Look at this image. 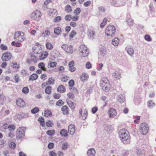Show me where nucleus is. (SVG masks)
I'll return each instance as SVG.
<instances>
[{
    "instance_id": "1",
    "label": "nucleus",
    "mask_w": 156,
    "mask_h": 156,
    "mask_svg": "<svg viewBox=\"0 0 156 156\" xmlns=\"http://www.w3.org/2000/svg\"><path fill=\"white\" fill-rule=\"evenodd\" d=\"M100 84L102 89L105 91H108L110 87L108 79L106 78L101 79L100 81Z\"/></svg>"
},
{
    "instance_id": "2",
    "label": "nucleus",
    "mask_w": 156,
    "mask_h": 156,
    "mask_svg": "<svg viewBox=\"0 0 156 156\" xmlns=\"http://www.w3.org/2000/svg\"><path fill=\"white\" fill-rule=\"evenodd\" d=\"M115 33V28L112 25H109L108 26L105 30V35L108 37H112L113 36Z\"/></svg>"
},
{
    "instance_id": "3",
    "label": "nucleus",
    "mask_w": 156,
    "mask_h": 156,
    "mask_svg": "<svg viewBox=\"0 0 156 156\" xmlns=\"http://www.w3.org/2000/svg\"><path fill=\"white\" fill-rule=\"evenodd\" d=\"M119 134L120 139L123 141L127 140L129 138V133L125 129L120 130L119 132Z\"/></svg>"
},
{
    "instance_id": "4",
    "label": "nucleus",
    "mask_w": 156,
    "mask_h": 156,
    "mask_svg": "<svg viewBox=\"0 0 156 156\" xmlns=\"http://www.w3.org/2000/svg\"><path fill=\"white\" fill-rule=\"evenodd\" d=\"M79 53L81 56L85 57L88 55L89 54L88 49L84 45H80L79 49Z\"/></svg>"
},
{
    "instance_id": "5",
    "label": "nucleus",
    "mask_w": 156,
    "mask_h": 156,
    "mask_svg": "<svg viewBox=\"0 0 156 156\" xmlns=\"http://www.w3.org/2000/svg\"><path fill=\"white\" fill-rule=\"evenodd\" d=\"M24 35V33L22 32H17L14 34V38L17 41L22 42L25 39Z\"/></svg>"
},
{
    "instance_id": "6",
    "label": "nucleus",
    "mask_w": 156,
    "mask_h": 156,
    "mask_svg": "<svg viewBox=\"0 0 156 156\" xmlns=\"http://www.w3.org/2000/svg\"><path fill=\"white\" fill-rule=\"evenodd\" d=\"M149 126L146 122H143L141 123L139 126V130L140 133L143 135H146L148 131Z\"/></svg>"
},
{
    "instance_id": "7",
    "label": "nucleus",
    "mask_w": 156,
    "mask_h": 156,
    "mask_svg": "<svg viewBox=\"0 0 156 156\" xmlns=\"http://www.w3.org/2000/svg\"><path fill=\"white\" fill-rule=\"evenodd\" d=\"M26 129L24 127H20L17 129L16 137L17 139H21L24 136V134Z\"/></svg>"
},
{
    "instance_id": "8",
    "label": "nucleus",
    "mask_w": 156,
    "mask_h": 156,
    "mask_svg": "<svg viewBox=\"0 0 156 156\" xmlns=\"http://www.w3.org/2000/svg\"><path fill=\"white\" fill-rule=\"evenodd\" d=\"M41 13L38 10L33 12L31 14V17L37 21H39L41 16Z\"/></svg>"
},
{
    "instance_id": "9",
    "label": "nucleus",
    "mask_w": 156,
    "mask_h": 156,
    "mask_svg": "<svg viewBox=\"0 0 156 156\" xmlns=\"http://www.w3.org/2000/svg\"><path fill=\"white\" fill-rule=\"evenodd\" d=\"M12 55L9 52H6L2 54V59L3 61H8L11 59Z\"/></svg>"
},
{
    "instance_id": "10",
    "label": "nucleus",
    "mask_w": 156,
    "mask_h": 156,
    "mask_svg": "<svg viewBox=\"0 0 156 156\" xmlns=\"http://www.w3.org/2000/svg\"><path fill=\"white\" fill-rule=\"evenodd\" d=\"M108 114L110 118H113L116 115L117 112L115 109L111 108L109 110Z\"/></svg>"
},
{
    "instance_id": "11",
    "label": "nucleus",
    "mask_w": 156,
    "mask_h": 156,
    "mask_svg": "<svg viewBox=\"0 0 156 156\" xmlns=\"http://www.w3.org/2000/svg\"><path fill=\"white\" fill-rule=\"evenodd\" d=\"M17 105L20 107H23L25 106V101L21 98H19L16 101Z\"/></svg>"
},
{
    "instance_id": "12",
    "label": "nucleus",
    "mask_w": 156,
    "mask_h": 156,
    "mask_svg": "<svg viewBox=\"0 0 156 156\" xmlns=\"http://www.w3.org/2000/svg\"><path fill=\"white\" fill-rule=\"evenodd\" d=\"M58 144L61 147L62 149L64 150H66L69 145L68 143L65 141L60 142Z\"/></svg>"
},
{
    "instance_id": "13",
    "label": "nucleus",
    "mask_w": 156,
    "mask_h": 156,
    "mask_svg": "<svg viewBox=\"0 0 156 156\" xmlns=\"http://www.w3.org/2000/svg\"><path fill=\"white\" fill-rule=\"evenodd\" d=\"M48 14L51 17L57 15V10L55 9H50L48 12Z\"/></svg>"
},
{
    "instance_id": "14",
    "label": "nucleus",
    "mask_w": 156,
    "mask_h": 156,
    "mask_svg": "<svg viewBox=\"0 0 156 156\" xmlns=\"http://www.w3.org/2000/svg\"><path fill=\"white\" fill-rule=\"evenodd\" d=\"M68 131L70 135H73L75 132L74 126L73 125H69L68 128Z\"/></svg>"
},
{
    "instance_id": "15",
    "label": "nucleus",
    "mask_w": 156,
    "mask_h": 156,
    "mask_svg": "<svg viewBox=\"0 0 156 156\" xmlns=\"http://www.w3.org/2000/svg\"><path fill=\"white\" fill-rule=\"evenodd\" d=\"M89 78L88 75L86 73H84L80 76L81 80L83 82L87 80Z\"/></svg>"
},
{
    "instance_id": "16",
    "label": "nucleus",
    "mask_w": 156,
    "mask_h": 156,
    "mask_svg": "<svg viewBox=\"0 0 156 156\" xmlns=\"http://www.w3.org/2000/svg\"><path fill=\"white\" fill-rule=\"evenodd\" d=\"M118 101L120 103H122L125 101V97L124 95L119 94L118 96Z\"/></svg>"
},
{
    "instance_id": "17",
    "label": "nucleus",
    "mask_w": 156,
    "mask_h": 156,
    "mask_svg": "<svg viewBox=\"0 0 156 156\" xmlns=\"http://www.w3.org/2000/svg\"><path fill=\"white\" fill-rule=\"evenodd\" d=\"M112 76L117 79H119L121 77L120 73L117 71L113 73Z\"/></svg>"
},
{
    "instance_id": "18",
    "label": "nucleus",
    "mask_w": 156,
    "mask_h": 156,
    "mask_svg": "<svg viewBox=\"0 0 156 156\" xmlns=\"http://www.w3.org/2000/svg\"><path fill=\"white\" fill-rule=\"evenodd\" d=\"M87 154L88 156H94L95 151L94 149H91L88 151Z\"/></svg>"
},
{
    "instance_id": "19",
    "label": "nucleus",
    "mask_w": 156,
    "mask_h": 156,
    "mask_svg": "<svg viewBox=\"0 0 156 156\" xmlns=\"http://www.w3.org/2000/svg\"><path fill=\"white\" fill-rule=\"evenodd\" d=\"M48 54L46 52H44L41 54L39 56V58L40 60H43L47 58Z\"/></svg>"
},
{
    "instance_id": "20",
    "label": "nucleus",
    "mask_w": 156,
    "mask_h": 156,
    "mask_svg": "<svg viewBox=\"0 0 156 156\" xmlns=\"http://www.w3.org/2000/svg\"><path fill=\"white\" fill-rule=\"evenodd\" d=\"M119 41L118 38L115 37L112 40V44L114 46H117L119 44Z\"/></svg>"
},
{
    "instance_id": "21",
    "label": "nucleus",
    "mask_w": 156,
    "mask_h": 156,
    "mask_svg": "<svg viewBox=\"0 0 156 156\" xmlns=\"http://www.w3.org/2000/svg\"><path fill=\"white\" fill-rule=\"evenodd\" d=\"M57 91L59 92H63L66 91L65 87L62 85H60L57 89Z\"/></svg>"
},
{
    "instance_id": "22",
    "label": "nucleus",
    "mask_w": 156,
    "mask_h": 156,
    "mask_svg": "<svg viewBox=\"0 0 156 156\" xmlns=\"http://www.w3.org/2000/svg\"><path fill=\"white\" fill-rule=\"evenodd\" d=\"M62 111L64 114H66L68 112V108L66 106L64 105L62 107Z\"/></svg>"
},
{
    "instance_id": "23",
    "label": "nucleus",
    "mask_w": 156,
    "mask_h": 156,
    "mask_svg": "<svg viewBox=\"0 0 156 156\" xmlns=\"http://www.w3.org/2000/svg\"><path fill=\"white\" fill-rule=\"evenodd\" d=\"M60 133L62 136L66 137L68 136L67 132L66 129H61L60 132Z\"/></svg>"
},
{
    "instance_id": "24",
    "label": "nucleus",
    "mask_w": 156,
    "mask_h": 156,
    "mask_svg": "<svg viewBox=\"0 0 156 156\" xmlns=\"http://www.w3.org/2000/svg\"><path fill=\"white\" fill-rule=\"evenodd\" d=\"M66 51L69 53L72 54L73 51V47L71 45H68Z\"/></svg>"
},
{
    "instance_id": "25",
    "label": "nucleus",
    "mask_w": 156,
    "mask_h": 156,
    "mask_svg": "<svg viewBox=\"0 0 156 156\" xmlns=\"http://www.w3.org/2000/svg\"><path fill=\"white\" fill-rule=\"evenodd\" d=\"M155 104L152 100H150L147 103V107L149 108H152L153 107L155 106Z\"/></svg>"
},
{
    "instance_id": "26",
    "label": "nucleus",
    "mask_w": 156,
    "mask_h": 156,
    "mask_svg": "<svg viewBox=\"0 0 156 156\" xmlns=\"http://www.w3.org/2000/svg\"><path fill=\"white\" fill-rule=\"evenodd\" d=\"M44 116L47 117H51L52 115V112L50 110H47L44 111Z\"/></svg>"
},
{
    "instance_id": "27",
    "label": "nucleus",
    "mask_w": 156,
    "mask_h": 156,
    "mask_svg": "<svg viewBox=\"0 0 156 156\" xmlns=\"http://www.w3.org/2000/svg\"><path fill=\"white\" fill-rule=\"evenodd\" d=\"M38 76L36 74H33L31 75L29 77V80L33 81L37 79Z\"/></svg>"
},
{
    "instance_id": "28",
    "label": "nucleus",
    "mask_w": 156,
    "mask_h": 156,
    "mask_svg": "<svg viewBox=\"0 0 156 156\" xmlns=\"http://www.w3.org/2000/svg\"><path fill=\"white\" fill-rule=\"evenodd\" d=\"M61 32V28L59 27H57L54 30V33L57 35L60 34Z\"/></svg>"
},
{
    "instance_id": "29",
    "label": "nucleus",
    "mask_w": 156,
    "mask_h": 156,
    "mask_svg": "<svg viewBox=\"0 0 156 156\" xmlns=\"http://www.w3.org/2000/svg\"><path fill=\"white\" fill-rule=\"evenodd\" d=\"M65 11L68 13H70L72 11L71 7L69 5H67L65 8Z\"/></svg>"
},
{
    "instance_id": "30",
    "label": "nucleus",
    "mask_w": 156,
    "mask_h": 156,
    "mask_svg": "<svg viewBox=\"0 0 156 156\" xmlns=\"http://www.w3.org/2000/svg\"><path fill=\"white\" fill-rule=\"evenodd\" d=\"M56 65L57 63L56 62L51 61L49 62L48 65V68L49 67L52 68L55 67H56Z\"/></svg>"
},
{
    "instance_id": "31",
    "label": "nucleus",
    "mask_w": 156,
    "mask_h": 156,
    "mask_svg": "<svg viewBox=\"0 0 156 156\" xmlns=\"http://www.w3.org/2000/svg\"><path fill=\"white\" fill-rule=\"evenodd\" d=\"M11 67L14 68H19L20 67V65L16 62H12L11 64Z\"/></svg>"
},
{
    "instance_id": "32",
    "label": "nucleus",
    "mask_w": 156,
    "mask_h": 156,
    "mask_svg": "<svg viewBox=\"0 0 156 156\" xmlns=\"http://www.w3.org/2000/svg\"><path fill=\"white\" fill-rule=\"evenodd\" d=\"M127 52L128 54L131 56H132L134 54V50L132 48H128Z\"/></svg>"
},
{
    "instance_id": "33",
    "label": "nucleus",
    "mask_w": 156,
    "mask_h": 156,
    "mask_svg": "<svg viewBox=\"0 0 156 156\" xmlns=\"http://www.w3.org/2000/svg\"><path fill=\"white\" fill-rule=\"evenodd\" d=\"M46 133L49 136H52L55 134V131L54 130H48L47 132Z\"/></svg>"
},
{
    "instance_id": "34",
    "label": "nucleus",
    "mask_w": 156,
    "mask_h": 156,
    "mask_svg": "<svg viewBox=\"0 0 156 156\" xmlns=\"http://www.w3.org/2000/svg\"><path fill=\"white\" fill-rule=\"evenodd\" d=\"M50 34V32L48 30H46L44 31L42 34V36L45 37L47 36H49Z\"/></svg>"
},
{
    "instance_id": "35",
    "label": "nucleus",
    "mask_w": 156,
    "mask_h": 156,
    "mask_svg": "<svg viewBox=\"0 0 156 156\" xmlns=\"http://www.w3.org/2000/svg\"><path fill=\"white\" fill-rule=\"evenodd\" d=\"M107 21V19L106 18L104 19L103 21L100 24V27L101 28H103L106 24Z\"/></svg>"
},
{
    "instance_id": "36",
    "label": "nucleus",
    "mask_w": 156,
    "mask_h": 156,
    "mask_svg": "<svg viewBox=\"0 0 156 156\" xmlns=\"http://www.w3.org/2000/svg\"><path fill=\"white\" fill-rule=\"evenodd\" d=\"M68 104L71 109H73L75 107V105L73 102L70 101L69 102H67Z\"/></svg>"
},
{
    "instance_id": "37",
    "label": "nucleus",
    "mask_w": 156,
    "mask_h": 156,
    "mask_svg": "<svg viewBox=\"0 0 156 156\" xmlns=\"http://www.w3.org/2000/svg\"><path fill=\"white\" fill-rule=\"evenodd\" d=\"M46 125L48 127H51L53 125V121L48 120L47 122Z\"/></svg>"
},
{
    "instance_id": "38",
    "label": "nucleus",
    "mask_w": 156,
    "mask_h": 156,
    "mask_svg": "<svg viewBox=\"0 0 156 156\" xmlns=\"http://www.w3.org/2000/svg\"><path fill=\"white\" fill-rule=\"evenodd\" d=\"M46 46L47 48L49 50L53 48L52 45L49 42H48L46 44Z\"/></svg>"
},
{
    "instance_id": "39",
    "label": "nucleus",
    "mask_w": 156,
    "mask_h": 156,
    "mask_svg": "<svg viewBox=\"0 0 156 156\" xmlns=\"http://www.w3.org/2000/svg\"><path fill=\"white\" fill-rule=\"evenodd\" d=\"M64 104V102L61 100H59L56 103V105L57 106H60L63 105Z\"/></svg>"
},
{
    "instance_id": "40",
    "label": "nucleus",
    "mask_w": 156,
    "mask_h": 156,
    "mask_svg": "<svg viewBox=\"0 0 156 156\" xmlns=\"http://www.w3.org/2000/svg\"><path fill=\"white\" fill-rule=\"evenodd\" d=\"M51 87H48L45 89V92L47 94H50L51 92Z\"/></svg>"
},
{
    "instance_id": "41",
    "label": "nucleus",
    "mask_w": 156,
    "mask_h": 156,
    "mask_svg": "<svg viewBox=\"0 0 156 156\" xmlns=\"http://www.w3.org/2000/svg\"><path fill=\"white\" fill-rule=\"evenodd\" d=\"M70 68H75L74 62L73 61H71L69 62L68 64Z\"/></svg>"
},
{
    "instance_id": "42",
    "label": "nucleus",
    "mask_w": 156,
    "mask_h": 156,
    "mask_svg": "<svg viewBox=\"0 0 156 156\" xmlns=\"http://www.w3.org/2000/svg\"><path fill=\"white\" fill-rule=\"evenodd\" d=\"M87 112L86 110H85L83 112V114L82 116V118L83 120H85L86 119L87 116Z\"/></svg>"
},
{
    "instance_id": "43",
    "label": "nucleus",
    "mask_w": 156,
    "mask_h": 156,
    "mask_svg": "<svg viewBox=\"0 0 156 156\" xmlns=\"http://www.w3.org/2000/svg\"><path fill=\"white\" fill-rule=\"evenodd\" d=\"M22 91L23 93L27 94L29 92V90L27 87H25L23 88Z\"/></svg>"
},
{
    "instance_id": "44",
    "label": "nucleus",
    "mask_w": 156,
    "mask_h": 156,
    "mask_svg": "<svg viewBox=\"0 0 156 156\" xmlns=\"http://www.w3.org/2000/svg\"><path fill=\"white\" fill-rule=\"evenodd\" d=\"M81 12V10L79 8H77L74 10V14L76 15L79 14Z\"/></svg>"
},
{
    "instance_id": "45",
    "label": "nucleus",
    "mask_w": 156,
    "mask_h": 156,
    "mask_svg": "<svg viewBox=\"0 0 156 156\" xmlns=\"http://www.w3.org/2000/svg\"><path fill=\"white\" fill-rule=\"evenodd\" d=\"M67 96L69 98L73 99L74 98V94L72 92H69L67 94Z\"/></svg>"
},
{
    "instance_id": "46",
    "label": "nucleus",
    "mask_w": 156,
    "mask_h": 156,
    "mask_svg": "<svg viewBox=\"0 0 156 156\" xmlns=\"http://www.w3.org/2000/svg\"><path fill=\"white\" fill-rule=\"evenodd\" d=\"M39 111V108L37 107L34 108L31 110V112L33 114H35Z\"/></svg>"
},
{
    "instance_id": "47",
    "label": "nucleus",
    "mask_w": 156,
    "mask_h": 156,
    "mask_svg": "<svg viewBox=\"0 0 156 156\" xmlns=\"http://www.w3.org/2000/svg\"><path fill=\"white\" fill-rule=\"evenodd\" d=\"M14 79L15 80V82L16 83H18L20 81L19 79V76L17 75H16L14 77Z\"/></svg>"
},
{
    "instance_id": "48",
    "label": "nucleus",
    "mask_w": 156,
    "mask_h": 156,
    "mask_svg": "<svg viewBox=\"0 0 156 156\" xmlns=\"http://www.w3.org/2000/svg\"><path fill=\"white\" fill-rule=\"evenodd\" d=\"M95 33L94 31H90L89 32V34L88 35V36L90 38H94V35Z\"/></svg>"
},
{
    "instance_id": "49",
    "label": "nucleus",
    "mask_w": 156,
    "mask_h": 156,
    "mask_svg": "<svg viewBox=\"0 0 156 156\" xmlns=\"http://www.w3.org/2000/svg\"><path fill=\"white\" fill-rule=\"evenodd\" d=\"M72 15H66L65 17V19L67 21H69L71 19Z\"/></svg>"
},
{
    "instance_id": "50",
    "label": "nucleus",
    "mask_w": 156,
    "mask_h": 156,
    "mask_svg": "<svg viewBox=\"0 0 156 156\" xmlns=\"http://www.w3.org/2000/svg\"><path fill=\"white\" fill-rule=\"evenodd\" d=\"M8 128L10 131L14 130L15 129V126L14 125H11L9 126Z\"/></svg>"
},
{
    "instance_id": "51",
    "label": "nucleus",
    "mask_w": 156,
    "mask_h": 156,
    "mask_svg": "<svg viewBox=\"0 0 156 156\" xmlns=\"http://www.w3.org/2000/svg\"><path fill=\"white\" fill-rule=\"evenodd\" d=\"M38 67L39 68H45V65L43 62H40L38 64Z\"/></svg>"
},
{
    "instance_id": "52",
    "label": "nucleus",
    "mask_w": 156,
    "mask_h": 156,
    "mask_svg": "<svg viewBox=\"0 0 156 156\" xmlns=\"http://www.w3.org/2000/svg\"><path fill=\"white\" fill-rule=\"evenodd\" d=\"M16 147V144L14 142H11L10 143L9 147L11 149H14Z\"/></svg>"
},
{
    "instance_id": "53",
    "label": "nucleus",
    "mask_w": 156,
    "mask_h": 156,
    "mask_svg": "<svg viewBox=\"0 0 156 156\" xmlns=\"http://www.w3.org/2000/svg\"><path fill=\"white\" fill-rule=\"evenodd\" d=\"M61 20V17L60 16H58L55 17L54 20L55 22H58Z\"/></svg>"
},
{
    "instance_id": "54",
    "label": "nucleus",
    "mask_w": 156,
    "mask_h": 156,
    "mask_svg": "<svg viewBox=\"0 0 156 156\" xmlns=\"http://www.w3.org/2000/svg\"><path fill=\"white\" fill-rule=\"evenodd\" d=\"M76 34V32L74 31H72L69 35V37L70 38L73 37Z\"/></svg>"
},
{
    "instance_id": "55",
    "label": "nucleus",
    "mask_w": 156,
    "mask_h": 156,
    "mask_svg": "<svg viewBox=\"0 0 156 156\" xmlns=\"http://www.w3.org/2000/svg\"><path fill=\"white\" fill-rule=\"evenodd\" d=\"M0 48L1 49L3 50H6L7 49V47L6 45H4L3 44H2L0 46Z\"/></svg>"
},
{
    "instance_id": "56",
    "label": "nucleus",
    "mask_w": 156,
    "mask_h": 156,
    "mask_svg": "<svg viewBox=\"0 0 156 156\" xmlns=\"http://www.w3.org/2000/svg\"><path fill=\"white\" fill-rule=\"evenodd\" d=\"M14 136V135L13 132H10L8 133V136L9 137V139H12L13 136Z\"/></svg>"
},
{
    "instance_id": "57",
    "label": "nucleus",
    "mask_w": 156,
    "mask_h": 156,
    "mask_svg": "<svg viewBox=\"0 0 156 156\" xmlns=\"http://www.w3.org/2000/svg\"><path fill=\"white\" fill-rule=\"evenodd\" d=\"M91 2L90 1H88L84 3L83 5L85 7H88L91 4Z\"/></svg>"
},
{
    "instance_id": "58",
    "label": "nucleus",
    "mask_w": 156,
    "mask_h": 156,
    "mask_svg": "<svg viewBox=\"0 0 156 156\" xmlns=\"http://www.w3.org/2000/svg\"><path fill=\"white\" fill-rule=\"evenodd\" d=\"M74 81L73 80H70L69 82V86L70 87H72L74 86Z\"/></svg>"
},
{
    "instance_id": "59",
    "label": "nucleus",
    "mask_w": 156,
    "mask_h": 156,
    "mask_svg": "<svg viewBox=\"0 0 156 156\" xmlns=\"http://www.w3.org/2000/svg\"><path fill=\"white\" fill-rule=\"evenodd\" d=\"M145 39L148 41H151V38L150 35H146L144 37Z\"/></svg>"
},
{
    "instance_id": "60",
    "label": "nucleus",
    "mask_w": 156,
    "mask_h": 156,
    "mask_svg": "<svg viewBox=\"0 0 156 156\" xmlns=\"http://www.w3.org/2000/svg\"><path fill=\"white\" fill-rule=\"evenodd\" d=\"M54 79L52 78H50L48 80V82L50 84H53L54 83Z\"/></svg>"
},
{
    "instance_id": "61",
    "label": "nucleus",
    "mask_w": 156,
    "mask_h": 156,
    "mask_svg": "<svg viewBox=\"0 0 156 156\" xmlns=\"http://www.w3.org/2000/svg\"><path fill=\"white\" fill-rule=\"evenodd\" d=\"M49 155L50 156H57V154L53 151L50 152Z\"/></svg>"
},
{
    "instance_id": "62",
    "label": "nucleus",
    "mask_w": 156,
    "mask_h": 156,
    "mask_svg": "<svg viewBox=\"0 0 156 156\" xmlns=\"http://www.w3.org/2000/svg\"><path fill=\"white\" fill-rule=\"evenodd\" d=\"M98 109V108L96 107H93L92 109V112L93 113H95L97 111Z\"/></svg>"
},
{
    "instance_id": "63",
    "label": "nucleus",
    "mask_w": 156,
    "mask_h": 156,
    "mask_svg": "<svg viewBox=\"0 0 156 156\" xmlns=\"http://www.w3.org/2000/svg\"><path fill=\"white\" fill-rule=\"evenodd\" d=\"M68 45L67 44H63L62 45L61 48L63 50L65 51H66V48L68 47Z\"/></svg>"
},
{
    "instance_id": "64",
    "label": "nucleus",
    "mask_w": 156,
    "mask_h": 156,
    "mask_svg": "<svg viewBox=\"0 0 156 156\" xmlns=\"http://www.w3.org/2000/svg\"><path fill=\"white\" fill-rule=\"evenodd\" d=\"M57 155L58 156H64V153L61 151H58L57 153Z\"/></svg>"
}]
</instances>
